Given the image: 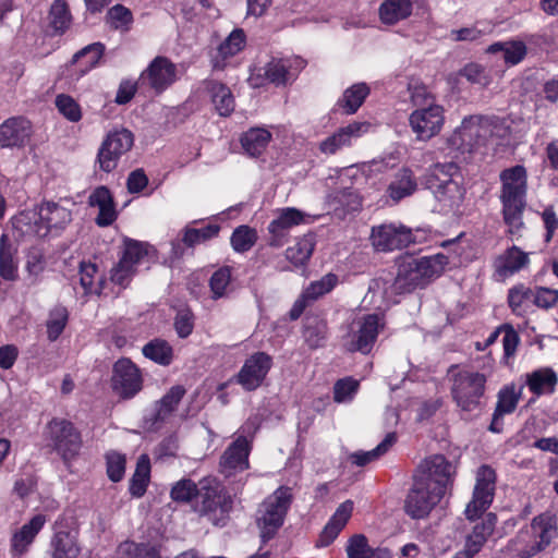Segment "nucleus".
I'll list each match as a JSON object with an SVG mask.
<instances>
[{
    "label": "nucleus",
    "mask_w": 558,
    "mask_h": 558,
    "mask_svg": "<svg viewBox=\"0 0 558 558\" xmlns=\"http://www.w3.org/2000/svg\"><path fill=\"white\" fill-rule=\"evenodd\" d=\"M499 179L504 220L509 226V232L514 233L523 226L522 214L526 204L527 190L526 170L523 166L517 165L502 170Z\"/></svg>",
    "instance_id": "obj_1"
},
{
    "label": "nucleus",
    "mask_w": 558,
    "mask_h": 558,
    "mask_svg": "<svg viewBox=\"0 0 558 558\" xmlns=\"http://www.w3.org/2000/svg\"><path fill=\"white\" fill-rule=\"evenodd\" d=\"M504 126L499 119L483 116H470L447 138V146L451 153L471 154L475 148L484 145L490 137H501Z\"/></svg>",
    "instance_id": "obj_2"
},
{
    "label": "nucleus",
    "mask_w": 558,
    "mask_h": 558,
    "mask_svg": "<svg viewBox=\"0 0 558 558\" xmlns=\"http://www.w3.org/2000/svg\"><path fill=\"white\" fill-rule=\"evenodd\" d=\"M449 259L444 254L421 258H408L398 265L393 289L398 293H408L424 288L430 280L441 275Z\"/></svg>",
    "instance_id": "obj_3"
},
{
    "label": "nucleus",
    "mask_w": 558,
    "mask_h": 558,
    "mask_svg": "<svg viewBox=\"0 0 558 558\" xmlns=\"http://www.w3.org/2000/svg\"><path fill=\"white\" fill-rule=\"evenodd\" d=\"M556 537V519L543 513L533 518L529 527L521 529L509 541L507 549L517 558H532L548 547Z\"/></svg>",
    "instance_id": "obj_4"
},
{
    "label": "nucleus",
    "mask_w": 558,
    "mask_h": 558,
    "mask_svg": "<svg viewBox=\"0 0 558 558\" xmlns=\"http://www.w3.org/2000/svg\"><path fill=\"white\" fill-rule=\"evenodd\" d=\"M233 508L232 496L215 477L201 480V492L194 511L205 517L213 525L225 526Z\"/></svg>",
    "instance_id": "obj_5"
},
{
    "label": "nucleus",
    "mask_w": 558,
    "mask_h": 558,
    "mask_svg": "<svg viewBox=\"0 0 558 558\" xmlns=\"http://www.w3.org/2000/svg\"><path fill=\"white\" fill-rule=\"evenodd\" d=\"M291 502V488L281 486L259 506L256 523L260 530V538L264 544L274 538L282 526Z\"/></svg>",
    "instance_id": "obj_6"
},
{
    "label": "nucleus",
    "mask_w": 558,
    "mask_h": 558,
    "mask_svg": "<svg viewBox=\"0 0 558 558\" xmlns=\"http://www.w3.org/2000/svg\"><path fill=\"white\" fill-rule=\"evenodd\" d=\"M486 376L478 372L460 371L452 376L451 395L464 412L481 408V398L485 392Z\"/></svg>",
    "instance_id": "obj_7"
},
{
    "label": "nucleus",
    "mask_w": 558,
    "mask_h": 558,
    "mask_svg": "<svg viewBox=\"0 0 558 558\" xmlns=\"http://www.w3.org/2000/svg\"><path fill=\"white\" fill-rule=\"evenodd\" d=\"M425 478L413 475L412 487L404 500V511L412 519L426 517L445 495L439 486L430 485Z\"/></svg>",
    "instance_id": "obj_8"
},
{
    "label": "nucleus",
    "mask_w": 558,
    "mask_h": 558,
    "mask_svg": "<svg viewBox=\"0 0 558 558\" xmlns=\"http://www.w3.org/2000/svg\"><path fill=\"white\" fill-rule=\"evenodd\" d=\"M134 144V135L126 129L116 130L107 134L102 141L96 158V163L104 172H112L120 158L126 154Z\"/></svg>",
    "instance_id": "obj_9"
},
{
    "label": "nucleus",
    "mask_w": 558,
    "mask_h": 558,
    "mask_svg": "<svg viewBox=\"0 0 558 558\" xmlns=\"http://www.w3.org/2000/svg\"><path fill=\"white\" fill-rule=\"evenodd\" d=\"M143 383L141 369L130 359L121 357L113 364L110 385L120 399L134 398L143 389Z\"/></svg>",
    "instance_id": "obj_10"
},
{
    "label": "nucleus",
    "mask_w": 558,
    "mask_h": 558,
    "mask_svg": "<svg viewBox=\"0 0 558 558\" xmlns=\"http://www.w3.org/2000/svg\"><path fill=\"white\" fill-rule=\"evenodd\" d=\"M496 472L489 465H482L476 472V483L471 501L466 505L465 515L474 520L492 505L496 490Z\"/></svg>",
    "instance_id": "obj_11"
},
{
    "label": "nucleus",
    "mask_w": 558,
    "mask_h": 558,
    "mask_svg": "<svg viewBox=\"0 0 558 558\" xmlns=\"http://www.w3.org/2000/svg\"><path fill=\"white\" fill-rule=\"evenodd\" d=\"M355 329L348 333L345 342L349 352L368 354L378 337L379 329L384 327L381 318L376 314H368L355 322Z\"/></svg>",
    "instance_id": "obj_12"
},
{
    "label": "nucleus",
    "mask_w": 558,
    "mask_h": 558,
    "mask_svg": "<svg viewBox=\"0 0 558 558\" xmlns=\"http://www.w3.org/2000/svg\"><path fill=\"white\" fill-rule=\"evenodd\" d=\"M445 122L444 108L428 105L414 110L409 117V124L418 141H428L436 136Z\"/></svg>",
    "instance_id": "obj_13"
},
{
    "label": "nucleus",
    "mask_w": 558,
    "mask_h": 558,
    "mask_svg": "<svg viewBox=\"0 0 558 558\" xmlns=\"http://www.w3.org/2000/svg\"><path fill=\"white\" fill-rule=\"evenodd\" d=\"M48 429L53 448L63 460L66 461L78 453L82 440L71 422L54 418L48 424Z\"/></svg>",
    "instance_id": "obj_14"
},
{
    "label": "nucleus",
    "mask_w": 558,
    "mask_h": 558,
    "mask_svg": "<svg viewBox=\"0 0 558 558\" xmlns=\"http://www.w3.org/2000/svg\"><path fill=\"white\" fill-rule=\"evenodd\" d=\"M272 366V359L266 352H256L245 360L236 374V383L246 391L257 389Z\"/></svg>",
    "instance_id": "obj_15"
},
{
    "label": "nucleus",
    "mask_w": 558,
    "mask_h": 558,
    "mask_svg": "<svg viewBox=\"0 0 558 558\" xmlns=\"http://www.w3.org/2000/svg\"><path fill=\"white\" fill-rule=\"evenodd\" d=\"M177 81V65L166 57H156L141 74L140 82L160 94Z\"/></svg>",
    "instance_id": "obj_16"
},
{
    "label": "nucleus",
    "mask_w": 558,
    "mask_h": 558,
    "mask_svg": "<svg viewBox=\"0 0 558 558\" xmlns=\"http://www.w3.org/2000/svg\"><path fill=\"white\" fill-rule=\"evenodd\" d=\"M456 468L445 456L434 454L418 465L414 475L417 477L426 476V482L433 486H439L440 490L446 493Z\"/></svg>",
    "instance_id": "obj_17"
},
{
    "label": "nucleus",
    "mask_w": 558,
    "mask_h": 558,
    "mask_svg": "<svg viewBox=\"0 0 558 558\" xmlns=\"http://www.w3.org/2000/svg\"><path fill=\"white\" fill-rule=\"evenodd\" d=\"M371 240L375 250L381 252L401 250L413 242L410 229L395 225L373 227Z\"/></svg>",
    "instance_id": "obj_18"
},
{
    "label": "nucleus",
    "mask_w": 558,
    "mask_h": 558,
    "mask_svg": "<svg viewBox=\"0 0 558 558\" xmlns=\"http://www.w3.org/2000/svg\"><path fill=\"white\" fill-rule=\"evenodd\" d=\"M251 444L244 436H239L231 442L219 461V472L225 477H231L250 468L248 456Z\"/></svg>",
    "instance_id": "obj_19"
},
{
    "label": "nucleus",
    "mask_w": 558,
    "mask_h": 558,
    "mask_svg": "<svg viewBox=\"0 0 558 558\" xmlns=\"http://www.w3.org/2000/svg\"><path fill=\"white\" fill-rule=\"evenodd\" d=\"M185 392L183 386H172L160 400L155 402L153 410L145 416L147 427L151 430L160 429L175 412Z\"/></svg>",
    "instance_id": "obj_20"
},
{
    "label": "nucleus",
    "mask_w": 558,
    "mask_h": 558,
    "mask_svg": "<svg viewBox=\"0 0 558 558\" xmlns=\"http://www.w3.org/2000/svg\"><path fill=\"white\" fill-rule=\"evenodd\" d=\"M35 227L32 231L37 235H46L51 228H64L72 220V214L69 209L53 202H45L39 206L38 213L33 214Z\"/></svg>",
    "instance_id": "obj_21"
},
{
    "label": "nucleus",
    "mask_w": 558,
    "mask_h": 558,
    "mask_svg": "<svg viewBox=\"0 0 558 558\" xmlns=\"http://www.w3.org/2000/svg\"><path fill=\"white\" fill-rule=\"evenodd\" d=\"M304 220V214L293 207H287L268 225V244L271 247H281L288 242L290 229Z\"/></svg>",
    "instance_id": "obj_22"
},
{
    "label": "nucleus",
    "mask_w": 558,
    "mask_h": 558,
    "mask_svg": "<svg viewBox=\"0 0 558 558\" xmlns=\"http://www.w3.org/2000/svg\"><path fill=\"white\" fill-rule=\"evenodd\" d=\"M368 128L369 124L364 122H353L340 128L332 135L320 142L319 150L325 155H333L341 148L350 146L352 138L360 137Z\"/></svg>",
    "instance_id": "obj_23"
},
{
    "label": "nucleus",
    "mask_w": 558,
    "mask_h": 558,
    "mask_svg": "<svg viewBox=\"0 0 558 558\" xmlns=\"http://www.w3.org/2000/svg\"><path fill=\"white\" fill-rule=\"evenodd\" d=\"M32 128L28 120L17 117L5 120L0 125L1 147H23L29 140Z\"/></svg>",
    "instance_id": "obj_24"
},
{
    "label": "nucleus",
    "mask_w": 558,
    "mask_h": 558,
    "mask_svg": "<svg viewBox=\"0 0 558 558\" xmlns=\"http://www.w3.org/2000/svg\"><path fill=\"white\" fill-rule=\"evenodd\" d=\"M529 263V254L513 245L496 257L494 262L495 274L499 278L506 279L519 272L526 267Z\"/></svg>",
    "instance_id": "obj_25"
},
{
    "label": "nucleus",
    "mask_w": 558,
    "mask_h": 558,
    "mask_svg": "<svg viewBox=\"0 0 558 558\" xmlns=\"http://www.w3.org/2000/svg\"><path fill=\"white\" fill-rule=\"evenodd\" d=\"M496 523L497 517L495 513L489 512L485 514V517L473 526L472 532L466 536L463 550L472 556L480 553L488 537L494 533Z\"/></svg>",
    "instance_id": "obj_26"
},
{
    "label": "nucleus",
    "mask_w": 558,
    "mask_h": 558,
    "mask_svg": "<svg viewBox=\"0 0 558 558\" xmlns=\"http://www.w3.org/2000/svg\"><path fill=\"white\" fill-rule=\"evenodd\" d=\"M90 206L99 208L96 223L99 227H108L117 219V211L112 195L108 187L98 186L88 197Z\"/></svg>",
    "instance_id": "obj_27"
},
{
    "label": "nucleus",
    "mask_w": 558,
    "mask_h": 558,
    "mask_svg": "<svg viewBox=\"0 0 558 558\" xmlns=\"http://www.w3.org/2000/svg\"><path fill=\"white\" fill-rule=\"evenodd\" d=\"M327 204L335 214L343 218L347 214L360 210L362 204L359 194L350 189H338L327 195Z\"/></svg>",
    "instance_id": "obj_28"
},
{
    "label": "nucleus",
    "mask_w": 558,
    "mask_h": 558,
    "mask_svg": "<svg viewBox=\"0 0 558 558\" xmlns=\"http://www.w3.org/2000/svg\"><path fill=\"white\" fill-rule=\"evenodd\" d=\"M204 88L209 94L219 116L229 117L234 111V97L228 86L211 80L204 82Z\"/></svg>",
    "instance_id": "obj_29"
},
{
    "label": "nucleus",
    "mask_w": 558,
    "mask_h": 558,
    "mask_svg": "<svg viewBox=\"0 0 558 558\" xmlns=\"http://www.w3.org/2000/svg\"><path fill=\"white\" fill-rule=\"evenodd\" d=\"M46 517L37 514L16 531L11 538V548L14 554H24L28 546L33 543L38 532L43 529Z\"/></svg>",
    "instance_id": "obj_30"
},
{
    "label": "nucleus",
    "mask_w": 558,
    "mask_h": 558,
    "mask_svg": "<svg viewBox=\"0 0 558 558\" xmlns=\"http://www.w3.org/2000/svg\"><path fill=\"white\" fill-rule=\"evenodd\" d=\"M353 511V502L345 500L342 502L324 527L320 536L319 544L328 546L338 536L340 531L344 527Z\"/></svg>",
    "instance_id": "obj_31"
},
{
    "label": "nucleus",
    "mask_w": 558,
    "mask_h": 558,
    "mask_svg": "<svg viewBox=\"0 0 558 558\" xmlns=\"http://www.w3.org/2000/svg\"><path fill=\"white\" fill-rule=\"evenodd\" d=\"M433 186L435 197L445 207H457L464 197V189L457 179H444Z\"/></svg>",
    "instance_id": "obj_32"
},
{
    "label": "nucleus",
    "mask_w": 558,
    "mask_h": 558,
    "mask_svg": "<svg viewBox=\"0 0 558 558\" xmlns=\"http://www.w3.org/2000/svg\"><path fill=\"white\" fill-rule=\"evenodd\" d=\"M417 189V182L413 171L409 168L400 169L388 186L389 196L399 202L400 199L412 195Z\"/></svg>",
    "instance_id": "obj_33"
},
{
    "label": "nucleus",
    "mask_w": 558,
    "mask_h": 558,
    "mask_svg": "<svg viewBox=\"0 0 558 558\" xmlns=\"http://www.w3.org/2000/svg\"><path fill=\"white\" fill-rule=\"evenodd\" d=\"M271 140V133L264 128H252L241 136V145L250 157L260 156Z\"/></svg>",
    "instance_id": "obj_34"
},
{
    "label": "nucleus",
    "mask_w": 558,
    "mask_h": 558,
    "mask_svg": "<svg viewBox=\"0 0 558 558\" xmlns=\"http://www.w3.org/2000/svg\"><path fill=\"white\" fill-rule=\"evenodd\" d=\"M558 383L557 374L549 367L526 375V385L536 396L553 393Z\"/></svg>",
    "instance_id": "obj_35"
},
{
    "label": "nucleus",
    "mask_w": 558,
    "mask_h": 558,
    "mask_svg": "<svg viewBox=\"0 0 558 558\" xmlns=\"http://www.w3.org/2000/svg\"><path fill=\"white\" fill-rule=\"evenodd\" d=\"M412 13L410 0H385L379 8V16L384 24L393 25Z\"/></svg>",
    "instance_id": "obj_36"
},
{
    "label": "nucleus",
    "mask_w": 558,
    "mask_h": 558,
    "mask_svg": "<svg viewBox=\"0 0 558 558\" xmlns=\"http://www.w3.org/2000/svg\"><path fill=\"white\" fill-rule=\"evenodd\" d=\"M49 28L51 35L64 34L72 22V15L70 13L68 3L65 0H54L50 7L49 14Z\"/></svg>",
    "instance_id": "obj_37"
},
{
    "label": "nucleus",
    "mask_w": 558,
    "mask_h": 558,
    "mask_svg": "<svg viewBox=\"0 0 558 558\" xmlns=\"http://www.w3.org/2000/svg\"><path fill=\"white\" fill-rule=\"evenodd\" d=\"M345 550L348 558H390L388 550L372 548L363 534L353 535L349 539Z\"/></svg>",
    "instance_id": "obj_38"
},
{
    "label": "nucleus",
    "mask_w": 558,
    "mask_h": 558,
    "mask_svg": "<svg viewBox=\"0 0 558 558\" xmlns=\"http://www.w3.org/2000/svg\"><path fill=\"white\" fill-rule=\"evenodd\" d=\"M16 248L7 234L0 236V276L4 280L14 281L17 277V265L14 260Z\"/></svg>",
    "instance_id": "obj_39"
},
{
    "label": "nucleus",
    "mask_w": 558,
    "mask_h": 558,
    "mask_svg": "<svg viewBox=\"0 0 558 558\" xmlns=\"http://www.w3.org/2000/svg\"><path fill=\"white\" fill-rule=\"evenodd\" d=\"M52 558H77L80 548L75 537L66 531H59L51 541Z\"/></svg>",
    "instance_id": "obj_40"
},
{
    "label": "nucleus",
    "mask_w": 558,
    "mask_h": 558,
    "mask_svg": "<svg viewBox=\"0 0 558 558\" xmlns=\"http://www.w3.org/2000/svg\"><path fill=\"white\" fill-rule=\"evenodd\" d=\"M327 323L318 317L306 318L303 329V337L311 349L324 345L327 337Z\"/></svg>",
    "instance_id": "obj_41"
},
{
    "label": "nucleus",
    "mask_w": 558,
    "mask_h": 558,
    "mask_svg": "<svg viewBox=\"0 0 558 558\" xmlns=\"http://www.w3.org/2000/svg\"><path fill=\"white\" fill-rule=\"evenodd\" d=\"M142 352L145 357L163 366L170 365L173 360V349L163 339H153L143 347Z\"/></svg>",
    "instance_id": "obj_42"
},
{
    "label": "nucleus",
    "mask_w": 558,
    "mask_h": 558,
    "mask_svg": "<svg viewBox=\"0 0 558 558\" xmlns=\"http://www.w3.org/2000/svg\"><path fill=\"white\" fill-rule=\"evenodd\" d=\"M150 474V461L148 456L142 454L136 463L135 472L131 478L130 493L134 497H142L147 488Z\"/></svg>",
    "instance_id": "obj_43"
},
{
    "label": "nucleus",
    "mask_w": 558,
    "mask_h": 558,
    "mask_svg": "<svg viewBox=\"0 0 558 558\" xmlns=\"http://www.w3.org/2000/svg\"><path fill=\"white\" fill-rule=\"evenodd\" d=\"M369 94V87L365 83H357L344 90L342 98L338 105L352 114L362 106L365 98Z\"/></svg>",
    "instance_id": "obj_44"
},
{
    "label": "nucleus",
    "mask_w": 558,
    "mask_h": 558,
    "mask_svg": "<svg viewBox=\"0 0 558 558\" xmlns=\"http://www.w3.org/2000/svg\"><path fill=\"white\" fill-rule=\"evenodd\" d=\"M396 433H389L376 448L369 451L353 452L350 456V460L353 464L357 466H364L369 462L378 459L380 456L385 454L389 450V448L396 442Z\"/></svg>",
    "instance_id": "obj_45"
},
{
    "label": "nucleus",
    "mask_w": 558,
    "mask_h": 558,
    "mask_svg": "<svg viewBox=\"0 0 558 558\" xmlns=\"http://www.w3.org/2000/svg\"><path fill=\"white\" fill-rule=\"evenodd\" d=\"M314 236L306 234L293 245L287 248L286 257L295 266L304 265L314 251Z\"/></svg>",
    "instance_id": "obj_46"
},
{
    "label": "nucleus",
    "mask_w": 558,
    "mask_h": 558,
    "mask_svg": "<svg viewBox=\"0 0 558 558\" xmlns=\"http://www.w3.org/2000/svg\"><path fill=\"white\" fill-rule=\"evenodd\" d=\"M488 52L492 53H500L501 58L506 63L517 64L519 63L524 56L526 54V47L521 41H512V43H497L487 49Z\"/></svg>",
    "instance_id": "obj_47"
},
{
    "label": "nucleus",
    "mask_w": 558,
    "mask_h": 558,
    "mask_svg": "<svg viewBox=\"0 0 558 558\" xmlns=\"http://www.w3.org/2000/svg\"><path fill=\"white\" fill-rule=\"evenodd\" d=\"M220 227L218 225H207L204 228H185L181 242L187 247H194L218 235Z\"/></svg>",
    "instance_id": "obj_48"
},
{
    "label": "nucleus",
    "mask_w": 558,
    "mask_h": 558,
    "mask_svg": "<svg viewBox=\"0 0 558 558\" xmlns=\"http://www.w3.org/2000/svg\"><path fill=\"white\" fill-rule=\"evenodd\" d=\"M97 275V266L93 263L82 262L80 264V283L84 289L85 294H100L104 288L102 278L98 279L97 284L95 283V277Z\"/></svg>",
    "instance_id": "obj_49"
},
{
    "label": "nucleus",
    "mask_w": 558,
    "mask_h": 558,
    "mask_svg": "<svg viewBox=\"0 0 558 558\" xmlns=\"http://www.w3.org/2000/svg\"><path fill=\"white\" fill-rule=\"evenodd\" d=\"M534 288L525 287L520 283L512 287L508 292V304L514 314L521 315L525 313V303H533Z\"/></svg>",
    "instance_id": "obj_50"
},
{
    "label": "nucleus",
    "mask_w": 558,
    "mask_h": 558,
    "mask_svg": "<svg viewBox=\"0 0 558 558\" xmlns=\"http://www.w3.org/2000/svg\"><path fill=\"white\" fill-rule=\"evenodd\" d=\"M199 492L201 481L196 484L190 478H183L172 486L170 496L174 501L190 502L194 498L197 500Z\"/></svg>",
    "instance_id": "obj_51"
},
{
    "label": "nucleus",
    "mask_w": 558,
    "mask_h": 558,
    "mask_svg": "<svg viewBox=\"0 0 558 558\" xmlns=\"http://www.w3.org/2000/svg\"><path fill=\"white\" fill-rule=\"evenodd\" d=\"M338 278L333 274H327L322 279L313 281L302 293V295L313 303L324 294L330 292L337 284Z\"/></svg>",
    "instance_id": "obj_52"
},
{
    "label": "nucleus",
    "mask_w": 558,
    "mask_h": 558,
    "mask_svg": "<svg viewBox=\"0 0 558 558\" xmlns=\"http://www.w3.org/2000/svg\"><path fill=\"white\" fill-rule=\"evenodd\" d=\"M68 323V311L63 306H56L49 313L47 326V336L50 341H56L63 332Z\"/></svg>",
    "instance_id": "obj_53"
},
{
    "label": "nucleus",
    "mask_w": 558,
    "mask_h": 558,
    "mask_svg": "<svg viewBox=\"0 0 558 558\" xmlns=\"http://www.w3.org/2000/svg\"><path fill=\"white\" fill-rule=\"evenodd\" d=\"M257 234L248 226L238 227L231 235V245L235 252L244 253L248 251L256 242Z\"/></svg>",
    "instance_id": "obj_54"
},
{
    "label": "nucleus",
    "mask_w": 558,
    "mask_h": 558,
    "mask_svg": "<svg viewBox=\"0 0 558 558\" xmlns=\"http://www.w3.org/2000/svg\"><path fill=\"white\" fill-rule=\"evenodd\" d=\"M147 255L146 244L126 239L124 240L122 255L120 257L121 260H125L129 266L136 269L140 262Z\"/></svg>",
    "instance_id": "obj_55"
},
{
    "label": "nucleus",
    "mask_w": 558,
    "mask_h": 558,
    "mask_svg": "<svg viewBox=\"0 0 558 558\" xmlns=\"http://www.w3.org/2000/svg\"><path fill=\"white\" fill-rule=\"evenodd\" d=\"M104 52H105L104 44L94 43V44H90V45L84 47L80 51H77L73 56L72 62L75 63L78 60L85 58L86 59L85 69L82 70V72L85 73V72L92 70L93 68H95L99 63V60L101 59Z\"/></svg>",
    "instance_id": "obj_56"
},
{
    "label": "nucleus",
    "mask_w": 558,
    "mask_h": 558,
    "mask_svg": "<svg viewBox=\"0 0 558 558\" xmlns=\"http://www.w3.org/2000/svg\"><path fill=\"white\" fill-rule=\"evenodd\" d=\"M107 20L112 28L126 32L133 23V14L124 5L116 4L109 9Z\"/></svg>",
    "instance_id": "obj_57"
},
{
    "label": "nucleus",
    "mask_w": 558,
    "mask_h": 558,
    "mask_svg": "<svg viewBox=\"0 0 558 558\" xmlns=\"http://www.w3.org/2000/svg\"><path fill=\"white\" fill-rule=\"evenodd\" d=\"M245 46V33L241 28H235L219 46V53L223 58L232 57L240 52Z\"/></svg>",
    "instance_id": "obj_58"
},
{
    "label": "nucleus",
    "mask_w": 558,
    "mask_h": 558,
    "mask_svg": "<svg viewBox=\"0 0 558 558\" xmlns=\"http://www.w3.org/2000/svg\"><path fill=\"white\" fill-rule=\"evenodd\" d=\"M195 316L193 312L187 308H180L174 317L173 326L179 338H187L194 329Z\"/></svg>",
    "instance_id": "obj_59"
},
{
    "label": "nucleus",
    "mask_w": 558,
    "mask_h": 558,
    "mask_svg": "<svg viewBox=\"0 0 558 558\" xmlns=\"http://www.w3.org/2000/svg\"><path fill=\"white\" fill-rule=\"evenodd\" d=\"M231 281V268L229 266L220 267L216 270L209 280L210 290L214 299L226 295V290Z\"/></svg>",
    "instance_id": "obj_60"
},
{
    "label": "nucleus",
    "mask_w": 558,
    "mask_h": 558,
    "mask_svg": "<svg viewBox=\"0 0 558 558\" xmlns=\"http://www.w3.org/2000/svg\"><path fill=\"white\" fill-rule=\"evenodd\" d=\"M56 107L59 112L72 122H77L82 118L78 104L69 95L60 94L56 97Z\"/></svg>",
    "instance_id": "obj_61"
},
{
    "label": "nucleus",
    "mask_w": 558,
    "mask_h": 558,
    "mask_svg": "<svg viewBox=\"0 0 558 558\" xmlns=\"http://www.w3.org/2000/svg\"><path fill=\"white\" fill-rule=\"evenodd\" d=\"M533 304L545 311L554 308L558 304V290L536 286L534 288Z\"/></svg>",
    "instance_id": "obj_62"
},
{
    "label": "nucleus",
    "mask_w": 558,
    "mask_h": 558,
    "mask_svg": "<svg viewBox=\"0 0 558 558\" xmlns=\"http://www.w3.org/2000/svg\"><path fill=\"white\" fill-rule=\"evenodd\" d=\"M519 395L515 393L514 387H505L498 393V401L495 408L497 415L512 413L518 404Z\"/></svg>",
    "instance_id": "obj_63"
},
{
    "label": "nucleus",
    "mask_w": 558,
    "mask_h": 558,
    "mask_svg": "<svg viewBox=\"0 0 558 558\" xmlns=\"http://www.w3.org/2000/svg\"><path fill=\"white\" fill-rule=\"evenodd\" d=\"M264 70L265 77L276 85L284 84L288 80L289 72L284 60L272 59Z\"/></svg>",
    "instance_id": "obj_64"
}]
</instances>
